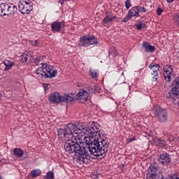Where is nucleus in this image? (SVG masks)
Returning a JSON list of instances; mask_svg holds the SVG:
<instances>
[{
  "label": "nucleus",
  "instance_id": "1",
  "mask_svg": "<svg viewBox=\"0 0 179 179\" xmlns=\"http://www.w3.org/2000/svg\"><path fill=\"white\" fill-rule=\"evenodd\" d=\"M64 128L69 136V139L64 145L66 152L75 153L74 160L79 164H85L89 162L90 156L87 150L95 157H104L108 152L110 143L106 140V136L101 132V126L97 122L90 123L86 127L80 124L78 127L75 123H69ZM88 135L84 138V142L87 145V149L81 146L82 140L79 136Z\"/></svg>",
  "mask_w": 179,
  "mask_h": 179
},
{
  "label": "nucleus",
  "instance_id": "2",
  "mask_svg": "<svg viewBox=\"0 0 179 179\" xmlns=\"http://www.w3.org/2000/svg\"><path fill=\"white\" fill-rule=\"evenodd\" d=\"M99 41L97 37L93 35H85L80 37L78 47H90V45H97Z\"/></svg>",
  "mask_w": 179,
  "mask_h": 179
},
{
  "label": "nucleus",
  "instance_id": "3",
  "mask_svg": "<svg viewBox=\"0 0 179 179\" xmlns=\"http://www.w3.org/2000/svg\"><path fill=\"white\" fill-rule=\"evenodd\" d=\"M153 113L159 122H162V124L167 122V120H169V113H167L166 109L159 106H155L153 109Z\"/></svg>",
  "mask_w": 179,
  "mask_h": 179
},
{
  "label": "nucleus",
  "instance_id": "4",
  "mask_svg": "<svg viewBox=\"0 0 179 179\" xmlns=\"http://www.w3.org/2000/svg\"><path fill=\"white\" fill-rule=\"evenodd\" d=\"M18 9L22 15H29L33 10V2L30 0H20Z\"/></svg>",
  "mask_w": 179,
  "mask_h": 179
},
{
  "label": "nucleus",
  "instance_id": "5",
  "mask_svg": "<svg viewBox=\"0 0 179 179\" xmlns=\"http://www.w3.org/2000/svg\"><path fill=\"white\" fill-rule=\"evenodd\" d=\"M163 173H157V166L156 164L150 165L148 169V174L146 179H164Z\"/></svg>",
  "mask_w": 179,
  "mask_h": 179
},
{
  "label": "nucleus",
  "instance_id": "6",
  "mask_svg": "<svg viewBox=\"0 0 179 179\" xmlns=\"http://www.w3.org/2000/svg\"><path fill=\"white\" fill-rule=\"evenodd\" d=\"M42 68L44 69L45 76H46L47 78L52 79V78H55L58 73L57 69H54V66L47 64L46 63L42 64Z\"/></svg>",
  "mask_w": 179,
  "mask_h": 179
},
{
  "label": "nucleus",
  "instance_id": "7",
  "mask_svg": "<svg viewBox=\"0 0 179 179\" xmlns=\"http://www.w3.org/2000/svg\"><path fill=\"white\" fill-rule=\"evenodd\" d=\"M4 16H10L17 12V6L12 3H3Z\"/></svg>",
  "mask_w": 179,
  "mask_h": 179
},
{
  "label": "nucleus",
  "instance_id": "8",
  "mask_svg": "<svg viewBox=\"0 0 179 179\" xmlns=\"http://www.w3.org/2000/svg\"><path fill=\"white\" fill-rule=\"evenodd\" d=\"M148 68L152 71L151 76H152L153 82H157L159 78V71H160V65L158 64H155V63H151Z\"/></svg>",
  "mask_w": 179,
  "mask_h": 179
},
{
  "label": "nucleus",
  "instance_id": "9",
  "mask_svg": "<svg viewBox=\"0 0 179 179\" xmlns=\"http://www.w3.org/2000/svg\"><path fill=\"white\" fill-rule=\"evenodd\" d=\"M20 60L23 64H29V62L34 61V55H32L31 51L25 52L20 57Z\"/></svg>",
  "mask_w": 179,
  "mask_h": 179
},
{
  "label": "nucleus",
  "instance_id": "10",
  "mask_svg": "<svg viewBox=\"0 0 179 179\" xmlns=\"http://www.w3.org/2000/svg\"><path fill=\"white\" fill-rule=\"evenodd\" d=\"M41 66L38 68L36 71L34 73V76L38 80H41V79L47 78L45 76V71H44V67H43V63L41 64Z\"/></svg>",
  "mask_w": 179,
  "mask_h": 179
},
{
  "label": "nucleus",
  "instance_id": "11",
  "mask_svg": "<svg viewBox=\"0 0 179 179\" xmlns=\"http://www.w3.org/2000/svg\"><path fill=\"white\" fill-rule=\"evenodd\" d=\"M57 136L59 139L62 141H71V138H69V136L68 134V132L66 131V129L65 127L64 129L60 128L57 130Z\"/></svg>",
  "mask_w": 179,
  "mask_h": 179
},
{
  "label": "nucleus",
  "instance_id": "12",
  "mask_svg": "<svg viewBox=\"0 0 179 179\" xmlns=\"http://www.w3.org/2000/svg\"><path fill=\"white\" fill-rule=\"evenodd\" d=\"M158 162L166 166V164H169V163L171 162V157H170V155L167 153H162L159 156Z\"/></svg>",
  "mask_w": 179,
  "mask_h": 179
},
{
  "label": "nucleus",
  "instance_id": "13",
  "mask_svg": "<svg viewBox=\"0 0 179 179\" xmlns=\"http://www.w3.org/2000/svg\"><path fill=\"white\" fill-rule=\"evenodd\" d=\"M64 26V22L55 21L51 24V31L52 33H58Z\"/></svg>",
  "mask_w": 179,
  "mask_h": 179
},
{
  "label": "nucleus",
  "instance_id": "14",
  "mask_svg": "<svg viewBox=\"0 0 179 179\" xmlns=\"http://www.w3.org/2000/svg\"><path fill=\"white\" fill-rule=\"evenodd\" d=\"M49 101L51 103H61L62 101V96L59 92H55L49 97Z\"/></svg>",
  "mask_w": 179,
  "mask_h": 179
},
{
  "label": "nucleus",
  "instance_id": "15",
  "mask_svg": "<svg viewBox=\"0 0 179 179\" xmlns=\"http://www.w3.org/2000/svg\"><path fill=\"white\" fill-rule=\"evenodd\" d=\"M77 99H80L82 103H85V101L89 100V93L85 91V90H80L77 94Z\"/></svg>",
  "mask_w": 179,
  "mask_h": 179
},
{
  "label": "nucleus",
  "instance_id": "16",
  "mask_svg": "<svg viewBox=\"0 0 179 179\" xmlns=\"http://www.w3.org/2000/svg\"><path fill=\"white\" fill-rule=\"evenodd\" d=\"M170 70H166L164 71V78L166 82H171V79L174 75V71H173V68H171V66H169Z\"/></svg>",
  "mask_w": 179,
  "mask_h": 179
},
{
  "label": "nucleus",
  "instance_id": "17",
  "mask_svg": "<svg viewBox=\"0 0 179 179\" xmlns=\"http://www.w3.org/2000/svg\"><path fill=\"white\" fill-rule=\"evenodd\" d=\"M129 15L132 17H139V10L138 6L132 7L127 13Z\"/></svg>",
  "mask_w": 179,
  "mask_h": 179
},
{
  "label": "nucleus",
  "instance_id": "18",
  "mask_svg": "<svg viewBox=\"0 0 179 179\" xmlns=\"http://www.w3.org/2000/svg\"><path fill=\"white\" fill-rule=\"evenodd\" d=\"M143 47L145 48V52H154L156 48L155 46L151 45L150 43L148 42L143 43Z\"/></svg>",
  "mask_w": 179,
  "mask_h": 179
},
{
  "label": "nucleus",
  "instance_id": "19",
  "mask_svg": "<svg viewBox=\"0 0 179 179\" xmlns=\"http://www.w3.org/2000/svg\"><path fill=\"white\" fill-rule=\"evenodd\" d=\"M1 66H5L4 71H9V69H12V67L13 66V63L9 60H6L3 62V63H1L0 64Z\"/></svg>",
  "mask_w": 179,
  "mask_h": 179
},
{
  "label": "nucleus",
  "instance_id": "20",
  "mask_svg": "<svg viewBox=\"0 0 179 179\" xmlns=\"http://www.w3.org/2000/svg\"><path fill=\"white\" fill-rule=\"evenodd\" d=\"M115 19H117V16L114 15L113 17H110V15H107L103 20V22L105 24H107V23H112V22H114Z\"/></svg>",
  "mask_w": 179,
  "mask_h": 179
},
{
  "label": "nucleus",
  "instance_id": "21",
  "mask_svg": "<svg viewBox=\"0 0 179 179\" xmlns=\"http://www.w3.org/2000/svg\"><path fill=\"white\" fill-rule=\"evenodd\" d=\"M174 87L171 88V92L173 96L179 99V86L173 85Z\"/></svg>",
  "mask_w": 179,
  "mask_h": 179
},
{
  "label": "nucleus",
  "instance_id": "22",
  "mask_svg": "<svg viewBox=\"0 0 179 179\" xmlns=\"http://www.w3.org/2000/svg\"><path fill=\"white\" fill-rule=\"evenodd\" d=\"M24 154V152H23L20 148H15L13 150V155L16 157H22Z\"/></svg>",
  "mask_w": 179,
  "mask_h": 179
},
{
  "label": "nucleus",
  "instance_id": "23",
  "mask_svg": "<svg viewBox=\"0 0 179 179\" xmlns=\"http://www.w3.org/2000/svg\"><path fill=\"white\" fill-rule=\"evenodd\" d=\"M39 176H41V170L33 169L31 171V177H32V178H36V177H38Z\"/></svg>",
  "mask_w": 179,
  "mask_h": 179
},
{
  "label": "nucleus",
  "instance_id": "24",
  "mask_svg": "<svg viewBox=\"0 0 179 179\" xmlns=\"http://www.w3.org/2000/svg\"><path fill=\"white\" fill-rule=\"evenodd\" d=\"M73 101V98L69 95H66L64 96H62V101L64 103H69Z\"/></svg>",
  "mask_w": 179,
  "mask_h": 179
},
{
  "label": "nucleus",
  "instance_id": "25",
  "mask_svg": "<svg viewBox=\"0 0 179 179\" xmlns=\"http://www.w3.org/2000/svg\"><path fill=\"white\" fill-rule=\"evenodd\" d=\"M157 146H159V148H166V141L159 138L157 141Z\"/></svg>",
  "mask_w": 179,
  "mask_h": 179
},
{
  "label": "nucleus",
  "instance_id": "26",
  "mask_svg": "<svg viewBox=\"0 0 179 179\" xmlns=\"http://www.w3.org/2000/svg\"><path fill=\"white\" fill-rule=\"evenodd\" d=\"M28 43L32 45V47H38V44H40V42L38 40H35L33 41L32 40L28 41Z\"/></svg>",
  "mask_w": 179,
  "mask_h": 179
},
{
  "label": "nucleus",
  "instance_id": "27",
  "mask_svg": "<svg viewBox=\"0 0 179 179\" xmlns=\"http://www.w3.org/2000/svg\"><path fill=\"white\" fill-rule=\"evenodd\" d=\"M173 20L176 24H178V26H179V13L173 15Z\"/></svg>",
  "mask_w": 179,
  "mask_h": 179
},
{
  "label": "nucleus",
  "instance_id": "28",
  "mask_svg": "<svg viewBox=\"0 0 179 179\" xmlns=\"http://www.w3.org/2000/svg\"><path fill=\"white\" fill-rule=\"evenodd\" d=\"M45 179H54V172L50 171L45 176Z\"/></svg>",
  "mask_w": 179,
  "mask_h": 179
},
{
  "label": "nucleus",
  "instance_id": "29",
  "mask_svg": "<svg viewBox=\"0 0 179 179\" xmlns=\"http://www.w3.org/2000/svg\"><path fill=\"white\" fill-rule=\"evenodd\" d=\"M0 16H5V8L3 3L0 4Z\"/></svg>",
  "mask_w": 179,
  "mask_h": 179
},
{
  "label": "nucleus",
  "instance_id": "30",
  "mask_svg": "<svg viewBox=\"0 0 179 179\" xmlns=\"http://www.w3.org/2000/svg\"><path fill=\"white\" fill-rule=\"evenodd\" d=\"M136 26L137 30H142L143 29H145L146 24H145V23L143 22H140L137 24Z\"/></svg>",
  "mask_w": 179,
  "mask_h": 179
},
{
  "label": "nucleus",
  "instance_id": "31",
  "mask_svg": "<svg viewBox=\"0 0 179 179\" xmlns=\"http://www.w3.org/2000/svg\"><path fill=\"white\" fill-rule=\"evenodd\" d=\"M41 59H43L42 57H37L34 59V62L36 65H38V64H40L41 62Z\"/></svg>",
  "mask_w": 179,
  "mask_h": 179
},
{
  "label": "nucleus",
  "instance_id": "32",
  "mask_svg": "<svg viewBox=\"0 0 179 179\" xmlns=\"http://www.w3.org/2000/svg\"><path fill=\"white\" fill-rule=\"evenodd\" d=\"M130 19H132V18L131 17V16H129V14L127 13V17L122 20V22L127 23V22H128V20H129Z\"/></svg>",
  "mask_w": 179,
  "mask_h": 179
},
{
  "label": "nucleus",
  "instance_id": "33",
  "mask_svg": "<svg viewBox=\"0 0 179 179\" xmlns=\"http://www.w3.org/2000/svg\"><path fill=\"white\" fill-rule=\"evenodd\" d=\"M137 6L138 9V13L139 12H141V13H146V8H145V7H141L139 6Z\"/></svg>",
  "mask_w": 179,
  "mask_h": 179
},
{
  "label": "nucleus",
  "instance_id": "34",
  "mask_svg": "<svg viewBox=\"0 0 179 179\" xmlns=\"http://www.w3.org/2000/svg\"><path fill=\"white\" fill-rule=\"evenodd\" d=\"M90 76L92 78H97L98 75L97 73L93 70H90Z\"/></svg>",
  "mask_w": 179,
  "mask_h": 179
},
{
  "label": "nucleus",
  "instance_id": "35",
  "mask_svg": "<svg viewBox=\"0 0 179 179\" xmlns=\"http://www.w3.org/2000/svg\"><path fill=\"white\" fill-rule=\"evenodd\" d=\"M131 6H132V4H131V1H125L126 9H129Z\"/></svg>",
  "mask_w": 179,
  "mask_h": 179
},
{
  "label": "nucleus",
  "instance_id": "36",
  "mask_svg": "<svg viewBox=\"0 0 179 179\" xmlns=\"http://www.w3.org/2000/svg\"><path fill=\"white\" fill-rule=\"evenodd\" d=\"M173 85H176V86H179V77L175 78L173 82Z\"/></svg>",
  "mask_w": 179,
  "mask_h": 179
},
{
  "label": "nucleus",
  "instance_id": "37",
  "mask_svg": "<svg viewBox=\"0 0 179 179\" xmlns=\"http://www.w3.org/2000/svg\"><path fill=\"white\" fill-rule=\"evenodd\" d=\"M157 13L158 16H160L163 13V10L161 8H157Z\"/></svg>",
  "mask_w": 179,
  "mask_h": 179
},
{
  "label": "nucleus",
  "instance_id": "38",
  "mask_svg": "<svg viewBox=\"0 0 179 179\" xmlns=\"http://www.w3.org/2000/svg\"><path fill=\"white\" fill-rule=\"evenodd\" d=\"M134 141H136L135 137H131L127 139V143H131V142H134Z\"/></svg>",
  "mask_w": 179,
  "mask_h": 179
},
{
  "label": "nucleus",
  "instance_id": "39",
  "mask_svg": "<svg viewBox=\"0 0 179 179\" xmlns=\"http://www.w3.org/2000/svg\"><path fill=\"white\" fill-rule=\"evenodd\" d=\"M169 179H178L177 175L176 174H173L171 176H169Z\"/></svg>",
  "mask_w": 179,
  "mask_h": 179
},
{
  "label": "nucleus",
  "instance_id": "40",
  "mask_svg": "<svg viewBox=\"0 0 179 179\" xmlns=\"http://www.w3.org/2000/svg\"><path fill=\"white\" fill-rule=\"evenodd\" d=\"M65 1L66 0H59L58 2L59 3H61V5H65Z\"/></svg>",
  "mask_w": 179,
  "mask_h": 179
},
{
  "label": "nucleus",
  "instance_id": "41",
  "mask_svg": "<svg viewBox=\"0 0 179 179\" xmlns=\"http://www.w3.org/2000/svg\"><path fill=\"white\" fill-rule=\"evenodd\" d=\"M43 87L45 90H48V84H43Z\"/></svg>",
  "mask_w": 179,
  "mask_h": 179
},
{
  "label": "nucleus",
  "instance_id": "42",
  "mask_svg": "<svg viewBox=\"0 0 179 179\" xmlns=\"http://www.w3.org/2000/svg\"><path fill=\"white\" fill-rule=\"evenodd\" d=\"M166 2H168V3H173V2H174V0H166Z\"/></svg>",
  "mask_w": 179,
  "mask_h": 179
},
{
  "label": "nucleus",
  "instance_id": "43",
  "mask_svg": "<svg viewBox=\"0 0 179 179\" xmlns=\"http://www.w3.org/2000/svg\"><path fill=\"white\" fill-rule=\"evenodd\" d=\"M113 55H117V50H113Z\"/></svg>",
  "mask_w": 179,
  "mask_h": 179
},
{
  "label": "nucleus",
  "instance_id": "44",
  "mask_svg": "<svg viewBox=\"0 0 179 179\" xmlns=\"http://www.w3.org/2000/svg\"><path fill=\"white\" fill-rule=\"evenodd\" d=\"M26 157H24V159H27L29 157V155L27 154V152L25 153Z\"/></svg>",
  "mask_w": 179,
  "mask_h": 179
},
{
  "label": "nucleus",
  "instance_id": "45",
  "mask_svg": "<svg viewBox=\"0 0 179 179\" xmlns=\"http://www.w3.org/2000/svg\"><path fill=\"white\" fill-rule=\"evenodd\" d=\"M127 1H131V0H127Z\"/></svg>",
  "mask_w": 179,
  "mask_h": 179
},
{
  "label": "nucleus",
  "instance_id": "46",
  "mask_svg": "<svg viewBox=\"0 0 179 179\" xmlns=\"http://www.w3.org/2000/svg\"><path fill=\"white\" fill-rule=\"evenodd\" d=\"M109 54H111V52H109Z\"/></svg>",
  "mask_w": 179,
  "mask_h": 179
},
{
  "label": "nucleus",
  "instance_id": "47",
  "mask_svg": "<svg viewBox=\"0 0 179 179\" xmlns=\"http://www.w3.org/2000/svg\"><path fill=\"white\" fill-rule=\"evenodd\" d=\"M122 75H124V73H122Z\"/></svg>",
  "mask_w": 179,
  "mask_h": 179
},
{
  "label": "nucleus",
  "instance_id": "48",
  "mask_svg": "<svg viewBox=\"0 0 179 179\" xmlns=\"http://www.w3.org/2000/svg\"><path fill=\"white\" fill-rule=\"evenodd\" d=\"M166 179H170V178H166Z\"/></svg>",
  "mask_w": 179,
  "mask_h": 179
},
{
  "label": "nucleus",
  "instance_id": "49",
  "mask_svg": "<svg viewBox=\"0 0 179 179\" xmlns=\"http://www.w3.org/2000/svg\"><path fill=\"white\" fill-rule=\"evenodd\" d=\"M178 179H179V177H178Z\"/></svg>",
  "mask_w": 179,
  "mask_h": 179
},
{
  "label": "nucleus",
  "instance_id": "50",
  "mask_svg": "<svg viewBox=\"0 0 179 179\" xmlns=\"http://www.w3.org/2000/svg\"><path fill=\"white\" fill-rule=\"evenodd\" d=\"M0 179H1V176H0Z\"/></svg>",
  "mask_w": 179,
  "mask_h": 179
}]
</instances>
